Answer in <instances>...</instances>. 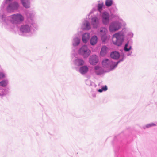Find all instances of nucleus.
<instances>
[{
    "mask_svg": "<svg viewBox=\"0 0 157 157\" xmlns=\"http://www.w3.org/2000/svg\"><path fill=\"white\" fill-rule=\"evenodd\" d=\"M119 62H113L107 59H103L102 62L103 67L108 70H111L114 69L117 65Z\"/></svg>",
    "mask_w": 157,
    "mask_h": 157,
    "instance_id": "1",
    "label": "nucleus"
},
{
    "mask_svg": "<svg viewBox=\"0 0 157 157\" xmlns=\"http://www.w3.org/2000/svg\"><path fill=\"white\" fill-rule=\"evenodd\" d=\"M23 17L20 14H13L10 17V20L13 24H19L23 21Z\"/></svg>",
    "mask_w": 157,
    "mask_h": 157,
    "instance_id": "2",
    "label": "nucleus"
},
{
    "mask_svg": "<svg viewBox=\"0 0 157 157\" xmlns=\"http://www.w3.org/2000/svg\"><path fill=\"white\" fill-rule=\"evenodd\" d=\"M122 36L120 33H117L113 35L112 38V41L113 44L119 46L122 44Z\"/></svg>",
    "mask_w": 157,
    "mask_h": 157,
    "instance_id": "3",
    "label": "nucleus"
},
{
    "mask_svg": "<svg viewBox=\"0 0 157 157\" xmlns=\"http://www.w3.org/2000/svg\"><path fill=\"white\" fill-rule=\"evenodd\" d=\"M79 53L82 55L84 57L86 58L88 57L91 53V51L88 49L87 46H82L79 50Z\"/></svg>",
    "mask_w": 157,
    "mask_h": 157,
    "instance_id": "4",
    "label": "nucleus"
},
{
    "mask_svg": "<svg viewBox=\"0 0 157 157\" xmlns=\"http://www.w3.org/2000/svg\"><path fill=\"white\" fill-rule=\"evenodd\" d=\"M121 28V24L118 22H114L110 24L109 29L110 32H115Z\"/></svg>",
    "mask_w": 157,
    "mask_h": 157,
    "instance_id": "5",
    "label": "nucleus"
},
{
    "mask_svg": "<svg viewBox=\"0 0 157 157\" xmlns=\"http://www.w3.org/2000/svg\"><path fill=\"white\" fill-rule=\"evenodd\" d=\"M107 32V29L105 28H102L100 29L99 33L103 42L105 41L106 40V34Z\"/></svg>",
    "mask_w": 157,
    "mask_h": 157,
    "instance_id": "6",
    "label": "nucleus"
},
{
    "mask_svg": "<svg viewBox=\"0 0 157 157\" xmlns=\"http://www.w3.org/2000/svg\"><path fill=\"white\" fill-rule=\"evenodd\" d=\"M89 61L91 64L95 65L98 62V57L96 55H93L90 57Z\"/></svg>",
    "mask_w": 157,
    "mask_h": 157,
    "instance_id": "7",
    "label": "nucleus"
},
{
    "mask_svg": "<svg viewBox=\"0 0 157 157\" xmlns=\"http://www.w3.org/2000/svg\"><path fill=\"white\" fill-rule=\"evenodd\" d=\"M102 21L104 24H108L109 21V16L107 12L103 13L102 15Z\"/></svg>",
    "mask_w": 157,
    "mask_h": 157,
    "instance_id": "8",
    "label": "nucleus"
},
{
    "mask_svg": "<svg viewBox=\"0 0 157 157\" xmlns=\"http://www.w3.org/2000/svg\"><path fill=\"white\" fill-rule=\"evenodd\" d=\"M19 7L18 3L16 2L10 4L8 7L7 9L8 10H13L17 9Z\"/></svg>",
    "mask_w": 157,
    "mask_h": 157,
    "instance_id": "9",
    "label": "nucleus"
},
{
    "mask_svg": "<svg viewBox=\"0 0 157 157\" xmlns=\"http://www.w3.org/2000/svg\"><path fill=\"white\" fill-rule=\"evenodd\" d=\"M91 23L94 28H96L98 25V18L96 17H94L91 19Z\"/></svg>",
    "mask_w": 157,
    "mask_h": 157,
    "instance_id": "10",
    "label": "nucleus"
},
{
    "mask_svg": "<svg viewBox=\"0 0 157 157\" xmlns=\"http://www.w3.org/2000/svg\"><path fill=\"white\" fill-rule=\"evenodd\" d=\"M108 51V49L107 47L105 46H103L100 51V55L102 56H105L107 53Z\"/></svg>",
    "mask_w": 157,
    "mask_h": 157,
    "instance_id": "11",
    "label": "nucleus"
},
{
    "mask_svg": "<svg viewBox=\"0 0 157 157\" xmlns=\"http://www.w3.org/2000/svg\"><path fill=\"white\" fill-rule=\"evenodd\" d=\"M20 30L23 32H27L30 31V28L28 25H24L21 26Z\"/></svg>",
    "mask_w": 157,
    "mask_h": 157,
    "instance_id": "12",
    "label": "nucleus"
},
{
    "mask_svg": "<svg viewBox=\"0 0 157 157\" xmlns=\"http://www.w3.org/2000/svg\"><path fill=\"white\" fill-rule=\"evenodd\" d=\"M110 56L113 59H117L119 57L120 54L117 52L114 51L111 53Z\"/></svg>",
    "mask_w": 157,
    "mask_h": 157,
    "instance_id": "13",
    "label": "nucleus"
},
{
    "mask_svg": "<svg viewBox=\"0 0 157 157\" xmlns=\"http://www.w3.org/2000/svg\"><path fill=\"white\" fill-rule=\"evenodd\" d=\"M90 34L88 33H84L82 36V41L85 43H86L87 42L90 38Z\"/></svg>",
    "mask_w": 157,
    "mask_h": 157,
    "instance_id": "14",
    "label": "nucleus"
},
{
    "mask_svg": "<svg viewBox=\"0 0 157 157\" xmlns=\"http://www.w3.org/2000/svg\"><path fill=\"white\" fill-rule=\"evenodd\" d=\"M88 70V67L86 66H84L80 68L79 71L81 74H84L87 72Z\"/></svg>",
    "mask_w": 157,
    "mask_h": 157,
    "instance_id": "15",
    "label": "nucleus"
},
{
    "mask_svg": "<svg viewBox=\"0 0 157 157\" xmlns=\"http://www.w3.org/2000/svg\"><path fill=\"white\" fill-rule=\"evenodd\" d=\"M97 40L98 38L96 36H93L90 40V44L93 45L95 44L97 42Z\"/></svg>",
    "mask_w": 157,
    "mask_h": 157,
    "instance_id": "16",
    "label": "nucleus"
},
{
    "mask_svg": "<svg viewBox=\"0 0 157 157\" xmlns=\"http://www.w3.org/2000/svg\"><path fill=\"white\" fill-rule=\"evenodd\" d=\"M23 6L25 8H29L30 7L29 0H21Z\"/></svg>",
    "mask_w": 157,
    "mask_h": 157,
    "instance_id": "17",
    "label": "nucleus"
},
{
    "mask_svg": "<svg viewBox=\"0 0 157 157\" xmlns=\"http://www.w3.org/2000/svg\"><path fill=\"white\" fill-rule=\"evenodd\" d=\"M75 63L77 65L80 66L83 65L84 64V62L83 60L78 59L75 60Z\"/></svg>",
    "mask_w": 157,
    "mask_h": 157,
    "instance_id": "18",
    "label": "nucleus"
},
{
    "mask_svg": "<svg viewBox=\"0 0 157 157\" xmlns=\"http://www.w3.org/2000/svg\"><path fill=\"white\" fill-rule=\"evenodd\" d=\"M80 42V39L77 37L75 38L74 39L73 45L74 46H76L78 45Z\"/></svg>",
    "mask_w": 157,
    "mask_h": 157,
    "instance_id": "19",
    "label": "nucleus"
},
{
    "mask_svg": "<svg viewBox=\"0 0 157 157\" xmlns=\"http://www.w3.org/2000/svg\"><path fill=\"white\" fill-rule=\"evenodd\" d=\"M95 69L96 70L95 73L97 75L100 74V71L101 70V68L98 66H97L95 67Z\"/></svg>",
    "mask_w": 157,
    "mask_h": 157,
    "instance_id": "20",
    "label": "nucleus"
},
{
    "mask_svg": "<svg viewBox=\"0 0 157 157\" xmlns=\"http://www.w3.org/2000/svg\"><path fill=\"white\" fill-rule=\"evenodd\" d=\"M8 82L6 80L2 81L0 82V86L2 87H5L6 86Z\"/></svg>",
    "mask_w": 157,
    "mask_h": 157,
    "instance_id": "21",
    "label": "nucleus"
},
{
    "mask_svg": "<svg viewBox=\"0 0 157 157\" xmlns=\"http://www.w3.org/2000/svg\"><path fill=\"white\" fill-rule=\"evenodd\" d=\"M113 4V1L112 0H106L105 1L106 5L109 7L110 6Z\"/></svg>",
    "mask_w": 157,
    "mask_h": 157,
    "instance_id": "22",
    "label": "nucleus"
},
{
    "mask_svg": "<svg viewBox=\"0 0 157 157\" xmlns=\"http://www.w3.org/2000/svg\"><path fill=\"white\" fill-rule=\"evenodd\" d=\"M84 25L86 26V29L88 30L90 28V26L89 22L87 21H85V23L84 24Z\"/></svg>",
    "mask_w": 157,
    "mask_h": 157,
    "instance_id": "23",
    "label": "nucleus"
},
{
    "mask_svg": "<svg viewBox=\"0 0 157 157\" xmlns=\"http://www.w3.org/2000/svg\"><path fill=\"white\" fill-rule=\"evenodd\" d=\"M128 43H126L125 44V46L124 48V50L126 51H128L130 50L131 48V46L129 47L128 48L127 47H128Z\"/></svg>",
    "mask_w": 157,
    "mask_h": 157,
    "instance_id": "24",
    "label": "nucleus"
},
{
    "mask_svg": "<svg viewBox=\"0 0 157 157\" xmlns=\"http://www.w3.org/2000/svg\"><path fill=\"white\" fill-rule=\"evenodd\" d=\"M103 4V3L99 4L98 5V9L99 11H101V10L102 8Z\"/></svg>",
    "mask_w": 157,
    "mask_h": 157,
    "instance_id": "25",
    "label": "nucleus"
},
{
    "mask_svg": "<svg viewBox=\"0 0 157 157\" xmlns=\"http://www.w3.org/2000/svg\"><path fill=\"white\" fill-rule=\"evenodd\" d=\"M155 125H156L155 124L153 123H151L148 124L146 126V127L147 128H148L149 127H152L153 126H155Z\"/></svg>",
    "mask_w": 157,
    "mask_h": 157,
    "instance_id": "26",
    "label": "nucleus"
},
{
    "mask_svg": "<svg viewBox=\"0 0 157 157\" xmlns=\"http://www.w3.org/2000/svg\"><path fill=\"white\" fill-rule=\"evenodd\" d=\"M102 89L103 90V91H106L107 90V86H105L102 87Z\"/></svg>",
    "mask_w": 157,
    "mask_h": 157,
    "instance_id": "27",
    "label": "nucleus"
},
{
    "mask_svg": "<svg viewBox=\"0 0 157 157\" xmlns=\"http://www.w3.org/2000/svg\"><path fill=\"white\" fill-rule=\"evenodd\" d=\"M5 77V75L3 73H1L0 74V78H3Z\"/></svg>",
    "mask_w": 157,
    "mask_h": 157,
    "instance_id": "28",
    "label": "nucleus"
},
{
    "mask_svg": "<svg viewBox=\"0 0 157 157\" xmlns=\"http://www.w3.org/2000/svg\"><path fill=\"white\" fill-rule=\"evenodd\" d=\"M98 91L99 92H102L103 91V90L102 89H99L98 90Z\"/></svg>",
    "mask_w": 157,
    "mask_h": 157,
    "instance_id": "29",
    "label": "nucleus"
},
{
    "mask_svg": "<svg viewBox=\"0 0 157 157\" xmlns=\"http://www.w3.org/2000/svg\"><path fill=\"white\" fill-rule=\"evenodd\" d=\"M13 0H6V3H8L9 2V1H12Z\"/></svg>",
    "mask_w": 157,
    "mask_h": 157,
    "instance_id": "30",
    "label": "nucleus"
}]
</instances>
